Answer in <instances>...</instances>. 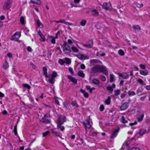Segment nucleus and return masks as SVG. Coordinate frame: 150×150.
Here are the masks:
<instances>
[{"instance_id": "obj_1", "label": "nucleus", "mask_w": 150, "mask_h": 150, "mask_svg": "<svg viewBox=\"0 0 150 150\" xmlns=\"http://www.w3.org/2000/svg\"><path fill=\"white\" fill-rule=\"evenodd\" d=\"M66 117L63 115H61L59 116L58 122L57 124V127L62 131L64 130V127L61 125L66 121Z\"/></svg>"}, {"instance_id": "obj_2", "label": "nucleus", "mask_w": 150, "mask_h": 150, "mask_svg": "<svg viewBox=\"0 0 150 150\" xmlns=\"http://www.w3.org/2000/svg\"><path fill=\"white\" fill-rule=\"evenodd\" d=\"M67 44V42H64L62 46L63 49V51L66 53L68 54L71 52V49L70 47Z\"/></svg>"}, {"instance_id": "obj_3", "label": "nucleus", "mask_w": 150, "mask_h": 150, "mask_svg": "<svg viewBox=\"0 0 150 150\" xmlns=\"http://www.w3.org/2000/svg\"><path fill=\"white\" fill-rule=\"evenodd\" d=\"M83 123L85 126V127L86 128H90L91 127L92 125V122L91 120H85L83 121Z\"/></svg>"}, {"instance_id": "obj_4", "label": "nucleus", "mask_w": 150, "mask_h": 150, "mask_svg": "<svg viewBox=\"0 0 150 150\" xmlns=\"http://www.w3.org/2000/svg\"><path fill=\"white\" fill-rule=\"evenodd\" d=\"M96 71L98 72H102L105 75L108 74V71L104 66H97Z\"/></svg>"}, {"instance_id": "obj_5", "label": "nucleus", "mask_w": 150, "mask_h": 150, "mask_svg": "<svg viewBox=\"0 0 150 150\" xmlns=\"http://www.w3.org/2000/svg\"><path fill=\"white\" fill-rule=\"evenodd\" d=\"M12 0H6L4 4L3 8L4 9H8L11 6Z\"/></svg>"}, {"instance_id": "obj_6", "label": "nucleus", "mask_w": 150, "mask_h": 150, "mask_svg": "<svg viewBox=\"0 0 150 150\" xmlns=\"http://www.w3.org/2000/svg\"><path fill=\"white\" fill-rule=\"evenodd\" d=\"M41 122L45 123H48L50 122L49 115L46 114L41 120Z\"/></svg>"}, {"instance_id": "obj_7", "label": "nucleus", "mask_w": 150, "mask_h": 150, "mask_svg": "<svg viewBox=\"0 0 150 150\" xmlns=\"http://www.w3.org/2000/svg\"><path fill=\"white\" fill-rule=\"evenodd\" d=\"M112 6L110 3H104L102 5V8L106 10H108L110 9Z\"/></svg>"}, {"instance_id": "obj_8", "label": "nucleus", "mask_w": 150, "mask_h": 150, "mask_svg": "<svg viewBox=\"0 0 150 150\" xmlns=\"http://www.w3.org/2000/svg\"><path fill=\"white\" fill-rule=\"evenodd\" d=\"M90 63L92 65H95L97 64H99L98 65H96V66H101L102 63L99 60L93 59L91 60L90 61Z\"/></svg>"}, {"instance_id": "obj_9", "label": "nucleus", "mask_w": 150, "mask_h": 150, "mask_svg": "<svg viewBox=\"0 0 150 150\" xmlns=\"http://www.w3.org/2000/svg\"><path fill=\"white\" fill-rule=\"evenodd\" d=\"M83 46L86 47L90 48H91L93 46V41L92 40H89L88 43L86 44H84Z\"/></svg>"}, {"instance_id": "obj_10", "label": "nucleus", "mask_w": 150, "mask_h": 150, "mask_svg": "<svg viewBox=\"0 0 150 150\" xmlns=\"http://www.w3.org/2000/svg\"><path fill=\"white\" fill-rule=\"evenodd\" d=\"M47 69L46 67H43V72L44 75L46 78H49L51 77L50 74L47 75Z\"/></svg>"}, {"instance_id": "obj_11", "label": "nucleus", "mask_w": 150, "mask_h": 150, "mask_svg": "<svg viewBox=\"0 0 150 150\" xmlns=\"http://www.w3.org/2000/svg\"><path fill=\"white\" fill-rule=\"evenodd\" d=\"M67 78L70 81L72 82L74 84H76L77 83V80L74 77H73L70 75H68Z\"/></svg>"}, {"instance_id": "obj_12", "label": "nucleus", "mask_w": 150, "mask_h": 150, "mask_svg": "<svg viewBox=\"0 0 150 150\" xmlns=\"http://www.w3.org/2000/svg\"><path fill=\"white\" fill-rule=\"evenodd\" d=\"M77 57L81 60H84L88 59L89 57L87 55L79 54L77 55Z\"/></svg>"}, {"instance_id": "obj_13", "label": "nucleus", "mask_w": 150, "mask_h": 150, "mask_svg": "<svg viewBox=\"0 0 150 150\" xmlns=\"http://www.w3.org/2000/svg\"><path fill=\"white\" fill-rule=\"evenodd\" d=\"M144 114L143 112H140L139 114L138 115H137V118L138 121L141 122L142 121L144 118Z\"/></svg>"}, {"instance_id": "obj_14", "label": "nucleus", "mask_w": 150, "mask_h": 150, "mask_svg": "<svg viewBox=\"0 0 150 150\" xmlns=\"http://www.w3.org/2000/svg\"><path fill=\"white\" fill-rule=\"evenodd\" d=\"M20 35L18 33H15L12 36V38L11 39V40L17 41L20 38Z\"/></svg>"}, {"instance_id": "obj_15", "label": "nucleus", "mask_w": 150, "mask_h": 150, "mask_svg": "<svg viewBox=\"0 0 150 150\" xmlns=\"http://www.w3.org/2000/svg\"><path fill=\"white\" fill-rule=\"evenodd\" d=\"M118 75L120 77H121L123 79H126L129 77L128 75L126 73L119 74Z\"/></svg>"}, {"instance_id": "obj_16", "label": "nucleus", "mask_w": 150, "mask_h": 150, "mask_svg": "<svg viewBox=\"0 0 150 150\" xmlns=\"http://www.w3.org/2000/svg\"><path fill=\"white\" fill-rule=\"evenodd\" d=\"M91 15L94 17H96L99 15V13L96 9L93 10L91 12Z\"/></svg>"}, {"instance_id": "obj_17", "label": "nucleus", "mask_w": 150, "mask_h": 150, "mask_svg": "<svg viewBox=\"0 0 150 150\" xmlns=\"http://www.w3.org/2000/svg\"><path fill=\"white\" fill-rule=\"evenodd\" d=\"M127 104V103H123L122 105H121V110H125L128 107Z\"/></svg>"}, {"instance_id": "obj_18", "label": "nucleus", "mask_w": 150, "mask_h": 150, "mask_svg": "<svg viewBox=\"0 0 150 150\" xmlns=\"http://www.w3.org/2000/svg\"><path fill=\"white\" fill-rule=\"evenodd\" d=\"M118 132V130L117 129H115V131L112 133L110 137V138H113L115 137L117 135V133Z\"/></svg>"}, {"instance_id": "obj_19", "label": "nucleus", "mask_w": 150, "mask_h": 150, "mask_svg": "<svg viewBox=\"0 0 150 150\" xmlns=\"http://www.w3.org/2000/svg\"><path fill=\"white\" fill-rule=\"evenodd\" d=\"M80 92L83 93L84 97L86 98H87L88 97V93L86 92L85 91L83 90L82 89H81L80 90Z\"/></svg>"}, {"instance_id": "obj_20", "label": "nucleus", "mask_w": 150, "mask_h": 150, "mask_svg": "<svg viewBox=\"0 0 150 150\" xmlns=\"http://www.w3.org/2000/svg\"><path fill=\"white\" fill-rule=\"evenodd\" d=\"M132 27L134 29L137 31H139L141 30V28L139 25H133Z\"/></svg>"}, {"instance_id": "obj_21", "label": "nucleus", "mask_w": 150, "mask_h": 150, "mask_svg": "<svg viewBox=\"0 0 150 150\" xmlns=\"http://www.w3.org/2000/svg\"><path fill=\"white\" fill-rule=\"evenodd\" d=\"M38 27L40 28H43V25L41 23L39 19H38L36 21Z\"/></svg>"}, {"instance_id": "obj_22", "label": "nucleus", "mask_w": 150, "mask_h": 150, "mask_svg": "<svg viewBox=\"0 0 150 150\" xmlns=\"http://www.w3.org/2000/svg\"><path fill=\"white\" fill-rule=\"evenodd\" d=\"M64 60V63L67 65H69L71 63V60L69 58H65Z\"/></svg>"}, {"instance_id": "obj_23", "label": "nucleus", "mask_w": 150, "mask_h": 150, "mask_svg": "<svg viewBox=\"0 0 150 150\" xmlns=\"http://www.w3.org/2000/svg\"><path fill=\"white\" fill-rule=\"evenodd\" d=\"M121 122L123 123H126L128 121L126 120L125 117L123 116L120 119Z\"/></svg>"}, {"instance_id": "obj_24", "label": "nucleus", "mask_w": 150, "mask_h": 150, "mask_svg": "<svg viewBox=\"0 0 150 150\" xmlns=\"http://www.w3.org/2000/svg\"><path fill=\"white\" fill-rule=\"evenodd\" d=\"M49 74L51 75V77L54 78L57 77L58 75L57 73L55 71H53L51 74L49 73Z\"/></svg>"}, {"instance_id": "obj_25", "label": "nucleus", "mask_w": 150, "mask_h": 150, "mask_svg": "<svg viewBox=\"0 0 150 150\" xmlns=\"http://www.w3.org/2000/svg\"><path fill=\"white\" fill-rule=\"evenodd\" d=\"M77 74L79 76L82 78H83L85 76V74L82 71H78Z\"/></svg>"}, {"instance_id": "obj_26", "label": "nucleus", "mask_w": 150, "mask_h": 150, "mask_svg": "<svg viewBox=\"0 0 150 150\" xmlns=\"http://www.w3.org/2000/svg\"><path fill=\"white\" fill-rule=\"evenodd\" d=\"M148 71L147 70H142L140 71V73L141 75L146 76L148 74Z\"/></svg>"}, {"instance_id": "obj_27", "label": "nucleus", "mask_w": 150, "mask_h": 150, "mask_svg": "<svg viewBox=\"0 0 150 150\" xmlns=\"http://www.w3.org/2000/svg\"><path fill=\"white\" fill-rule=\"evenodd\" d=\"M127 93L129 96L130 97L135 96L136 95V93L134 92L130 91H128Z\"/></svg>"}, {"instance_id": "obj_28", "label": "nucleus", "mask_w": 150, "mask_h": 150, "mask_svg": "<svg viewBox=\"0 0 150 150\" xmlns=\"http://www.w3.org/2000/svg\"><path fill=\"white\" fill-rule=\"evenodd\" d=\"M111 100V97L110 96L108 97L105 100V103L108 105L110 104Z\"/></svg>"}, {"instance_id": "obj_29", "label": "nucleus", "mask_w": 150, "mask_h": 150, "mask_svg": "<svg viewBox=\"0 0 150 150\" xmlns=\"http://www.w3.org/2000/svg\"><path fill=\"white\" fill-rule=\"evenodd\" d=\"M137 81L141 85H146V83H144V81L141 79H138L137 80Z\"/></svg>"}, {"instance_id": "obj_30", "label": "nucleus", "mask_w": 150, "mask_h": 150, "mask_svg": "<svg viewBox=\"0 0 150 150\" xmlns=\"http://www.w3.org/2000/svg\"><path fill=\"white\" fill-rule=\"evenodd\" d=\"M31 1L32 3L38 5H39L41 3L40 0H31Z\"/></svg>"}, {"instance_id": "obj_31", "label": "nucleus", "mask_w": 150, "mask_h": 150, "mask_svg": "<svg viewBox=\"0 0 150 150\" xmlns=\"http://www.w3.org/2000/svg\"><path fill=\"white\" fill-rule=\"evenodd\" d=\"M49 79V82L51 84H53L55 81V80L54 78L51 76L49 78H48Z\"/></svg>"}, {"instance_id": "obj_32", "label": "nucleus", "mask_w": 150, "mask_h": 150, "mask_svg": "<svg viewBox=\"0 0 150 150\" xmlns=\"http://www.w3.org/2000/svg\"><path fill=\"white\" fill-rule=\"evenodd\" d=\"M56 22L57 23H64L65 24H68L69 23L68 22H66L65 21V20H60L59 21H56Z\"/></svg>"}, {"instance_id": "obj_33", "label": "nucleus", "mask_w": 150, "mask_h": 150, "mask_svg": "<svg viewBox=\"0 0 150 150\" xmlns=\"http://www.w3.org/2000/svg\"><path fill=\"white\" fill-rule=\"evenodd\" d=\"M71 50L74 52H77L79 51V50L76 47L74 46L71 47Z\"/></svg>"}, {"instance_id": "obj_34", "label": "nucleus", "mask_w": 150, "mask_h": 150, "mask_svg": "<svg viewBox=\"0 0 150 150\" xmlns=\"http://www.w3.org/2000/svg\"><path fill=\"white\" fill-rule=\"evenodd\" d=\"M146 132V130L144 129H141L139 132V134L141 135H142L144 134Z\"/></svg>"}, {"instance_id": "obj_35", "label": "nucleus", "mask_w": 150, "mask_h": 150, "mask_svg": "<svg viewBox=\"0 0 150 150\" xmlns=\"http://www.w3.org/2000/svg\"><path fill=\"white\" fill-rule=\"evenodd\" d=\"M93 83L96 85H98L100 83L99 81L97 79H94L92 81Z\"/></svg>"}, {"instance_id": "obj_36", "label": "nucleus", "mask_w": 150, "mask_h": 150, "mask_svg": "<svg viewBox=\"0 0 150 150\" xmlns=\"http://www.w3.org/2000/svg\"><path fill=\"white\" fill-rule=\"evenodd\" d=\"M86 23V21L85 20H82L80 22V25L82 26H84Z\"/></svg>"}, {"instance_id": "obj_37", "label": "nucleus", "mask_w": 150, "mask_h": 150, "mask_svg": "<svg viewBox=\"0 0 150 150\" xmlns=\"http://www.w3.org/2000/svg\"><path fill=\"white\" fill-rule=\"evenodd\" d=\"M64 58L63 59H59L58 61V62L61 65H63L64 63Z\"/></svg>"}, {"instance_id": "obj_38", "label": "nucleus", "mask_w": 150, "mask_h": 150, "mask_svg": "<svg viewBox=\"0 0 150 150\" xmlns=\"http://www.w3.org/2000/svg\"><path fill=\"white\" fill-rule=\"evenodd\" d=\"M110 82H112L114 81L115 79L114 76L113 74H110Z\"/></svg>"}, {"instance_id": "obj_39", "label": "nucleus", "mask_w": 150, "mask_h": 150, "mask_svg": "<svg viewBox=\"0 0 150 150\" xmlns=\"http://www.w3.org/2000/svg\"><path fill=\"white\" fill-rule=\"evenodd\" d=\"M133 139V138L129 139H127V141H126L125 142V143L126 144L127 146H128L129 144H130L131 140H132Z\"/></svg>"}, {"instance_id": "obj_40", "label": "nucleus", "mask_w": 150, "mask_h": 150, "mask_svg": "<svg viewBox=\"0 0 150 150\" xmlns=\"http://www.w3.org/2000/svg\"><path fill=\"white\" fill-rule=\"evenodd\" d=\"M20 21L22 24L24 25L25 24L24 18L23 17H21L20 18Z\"/></svg>"}, {"instance_id": "obj_41", "label": "nucleus", "mask_w": 150, "mask_h": 150, "mask_svg": "<svg viewBox=\"0 0 150 150\" xmlns=\"http://www.w3.org/2000/svg\"><path fill=\"white\" fill-rule=\"evenodd\" d=\"M118 54L119 55L123 56L125 54L124 52L122 50H120L118 52Z\"/></svg>"}, {"instance_id": "obj_42", "label": "nucleus", "mask_w": 150, "mask_h": 150, "mask_svg": "<svg viewBox=\"0 0 150 150\" xmlns=\"http://www.w3.org/2000/svg\"><path fill=\"white\" fill-rule=\"evenodd\" d=\"M52 132V133L54 134V135H56L57 136H58V137L60 136L61 134L60 133H59V132H54L53 131Z\"/></svg>"}, {"instance_id": "obj_43", "label": "nucleus", "mask_w": 150, "mask_h": 150, "mask_svg": "<svg viewBox=\"0 0 150 150\" xmlns=\"http://www.w3.org/2000/svg\"><path fill=\"white\" fill-rule=\"evenodd\" d=\"M50 38H52V39L51 40L52 43L53 44H55V38L52 36H50Z\"/></svg>"}, {"instance_id": "obj_44", "label": "nucleus", "mask_w": 150, "mask_h": 150, "mask_svg": "<svg viewBox=\"0 0 150 150\" xmlns=\"http://www.w3.org/2000/svg\"><path fill=\"white\" fill-rule=\"evenodd\" d=\"M23 87L25 88H26L28 89L30 88V86L27 84H23Z\"/></svg>"}, {"instance_id": "obj_45", "label": "nucleus", "mask_w": 150, "mask_h": 150, "mask_svg": "<svg viewBox=\"0 0 150 150\" xmlns=\"http://www.w3.org/2000/svg\"><path fill=\"white\" fill-rule=\"evenodd\" d=\"M71 104L75 106L76 107H78L79 106L77 102L75 101L72 102Z\"/></svg>"}, {"instance_id": "obj_46", "label": "nucleus", "mask_w": 150, "mask_h": 150, "mask_svg": "<svg viewBox=\"0 0 150 150\" xmlns=\"http://www.w3.org/2000/svg\"><path fill=\"white\" fill-rule=\"evenodd\" d=\"M13 131L14 133V134L15 135H16L17 134V125L15 126L14 127L13 129Z\"/></svg>"}, {"instance_id": "obj_47", "label": "nucleus", "mask_w": 150, "mask_h": 150, "mask_svg": "<svg viewBox=\"0 0 150 150\" xmlns=\"http://www.w3.org/2000/svg\"><path fill=\"white\" fill-rule=\"evenodd\" d=\"M106 89L108 90L109 91H113V88L110 86H108L106 88Z\"/></svg>"}, {"instance_id": "obj_48", "label": "nucleus", "mask_w": 150, "mask_h": 150, "mask_svg": "<svg viewBox=\"0 0 150 150\" xmlns=\"http://www.w3.org/2000/svg\"><path fill=\"white\" fill-rule=\"evenodd\" d=\"M100 78L103 81H105L106 80V78L103 75H100Z\"/></svg>"}, {"instance_id": "obj_49", "label": "nucleus", "mask_w": 150, "mask_h": 150, "mask_svg": "<svg viewBox=\"0 0 150 150\" xmlns=\"http://www.w3.org/2000/svg\"><path fill=\"white\" fill-rule=\"evenodd\" d=\"M68 69H69V72H70V74L72 75H73L74 73L73 69L72 68H71V67H69Z\"/></svg>"}, {"instance_id": "obj_50", "label": "nucleus", "mask_w": 150, "mask_h": 150, "mask_svg": "<svg viewBox=\"0 0 150 150\" xmlns=\"http://www.w3.org/2000/svg\"><path fill=\"white\" fill-rule=\"evenodd\" d=\"M50 133V132L48 131H47L42 133V136L43 137H45L48 135Z\"/></svg>"}, {"instance_id": "obj_51", "label": "nucleus", "mask_w": 150, "mask_h": 150, "mask_svg": "<svg viewBox=\"0 0 150 150\" xmlns=\"http://www.w3.org/2000/svg\"><path fill=\"white\" fill-rule=\"evenodd\" d=\"M128 150H141L140 149L138 148L134 147L131 149H129Z\"/></svg>"}, {"instance_id": "obj_52", "label": "nucleus", "mask_w": 150, "mask_h": 150, "mask_svg": "<svg viewBox=\"0 0 150 150\" xmlns=\"http://www.w3.org/2000/svg\"><path fill=\"white\" fill-rule=\"evenodd\" d=\"M104 109V107L103 105H101L100 107V111H103Z\"/></svg>"}, {"instance_id": "obj_53", "label": "nucleus", "mask_w": 150, "mask_h": 150, "mask_svg": "<svg viewBox=\"0 0 150 150\" xmlns=\"http://www.w3.org/2000/svg\"><path fill=\"white\" fill-rule=\"evenodd\" d=\"M120 91L119 90H117L115 91V96H117L120 94Z\"/></svg>"}, {"instance_id": "obj_54", "label": "nucleus", "mask_w": 150, "mask_h": 150, "mask_svg": "<svg viewBox=\"0 0 150 150\" xmlns=\"http://www.w3.org/2000/svg\"><path fill=\"white\" fill-rule=\"evenodd\" d=\"M143 89L142 88H139L137 91V93H139L142 92L143 91Z\"/></svg>"}, {"instance_id": "obj_55", "label": "nucleus", "mask_w": 150, "mask_h": 150, "mask_svg": "<svg viewBox=\"0 0 150 150\" xmlns=\"http://www.w3.org/2000/svg\"><path fill=\"white\" fill-rule=\"evenodd\" d=\"M41 38L40 40L42 41H44L45 40V37L42 34V35L40 36Z\"/></svg>"}, {"instance_id": "obj_56", "label": "nucleus", "mask_w": 150, "mask_h": 150, "mask_svg": "<svg viewBox=\"0 0 150 150\" xmlns=\"http://www.w3.org/2000/svg\"><path fill=\"white\" fill-rule=\"evenodd\" d=\"M63 105L65 107L68 108H69L70 105L68 103L65 104L64 103H63Z\"/></svg>"}, {"instance_id": "obj_57", "label": "nucleus", "mask_w": 150, "mask_h": 150, "mask_svg": "<svg viewBox=\"0 0 150 150\" xmlns=\"http://www.w3.org/2000/svg\"><path fill=\"white\" fill-rule=\"evenodd\" d=\"M137 7L139 8H142L143 6V5L142 4H137Z\"/></svg>"}, {"instance_id": "obj_58", "label": "nucleus", "mask_w": 150, "mask_h": 150, "mask_svg": "<svg viewBox=\"0 0 150 150\" xmlns=\"http://www.w3.org/2000/svg\"><path fill=\"white\" fill-rule=\"evenodd\" d=\"M7 56L10 58H12L13 57L12 55L10 53H8L7 54Z\"/></svg>"}, {"instance_id": "obj_59", "label": "nucleus", "mask_w": 150, "mask_h": 150, "mask_svg": "<svg viewBox=\"0 0 150 150\" xmlns=\"http://www.w3.org/2000/svg\"><path fill=\"white\" fill-rule=\"evenodd\" d=\"M73 42L71 40L68 39L67 41V43L69 45H71Z\"/></svg>"}, {"instance_id": "obj_60", "label": "nucleus", "mask_w": 150, "mask_h": 150, "mask_svg": "<svg viewBox=\"0 0 150 150\" xmlns=\"http://www.w3.org/2000/svg\"><path fill=\"white\" fill-rule=\"evenodd\" d=\"M60 33V32L59 31H58L56 33L55 36L54 37L56 39L57 38H58V35H59Z\"/></svg>"}, {"instance_id": "obj_61", "label": "nucleus", "mask_w": 150, "mask_h": 150, "mask_svg": "<svg viewBox=\"0 0 150 150\" xmlns=\"http://www.w3.org/2000/svg\"><path fill=\"white\" fill-rule=\"evenodd\" d=\"M126 95V93H124L122 94L121 95V98H124L125 97Z\"/></svg>"}, {"instance_id": "obj_62", "label": "nucleus", "mask_w": 150, "mask_h": 150, "mask_svg": "<svg viewBox=\"0 0 150 150\" xmlns=\"http://www.w3.org/2000/svg\"><path fill=\"white\" fill-rule=\"evenodd\" d=\"M146 98V96H145L142 97L140 98V100L142 101H144Z\"/></svg>"}, {"instance_id": "obj_63", "label": "nucleus", "mask_w": 150, "mask_h": 150, "mask_svg": "<svg viewBox=\"0 0 150 150\" xmlns=\"http://www.w3.org/2000/svg\"><path fill=\"white\" fill-rule=\"evenodd\" d=\"M137 124V122H135L133 123H129V124L130 126H133V125H134Z\"/></svg>"}, {"instance_id": "obj_64", "label": "nucleus", "mask_w": 150, "mask_h": 150, "mask_svg": "<svg viewBox=\"0 0 150 150\" xmlns=\"http://www.w3.org/2000/svg\"><path fill=\"white\" fill-rule=\"evenodd\" d=\"M146 88L148 90H150V85L149 86H147L146 87Z\"/></svg>"}]
</instances>
